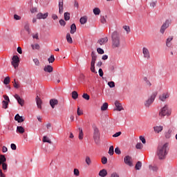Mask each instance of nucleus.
I'll return each instance as SVG.
<instances>
[{
    "label": "nucleus",
    "mask_w": 177,
    "mask_h": 177,
    "mask_svg": "<svg viewBox=\"0 0 177 177\" xmlns=\"http://www.w3.org/2000/svg\"><path fill=\"white\" fill-rule=\"evenodd\" d=\"M6 162V158L4 156V155L0 156V165H2V169L4 171V172H6L8 171V164Z\"/></svg>",
    "instance_id": "6"
},
{
    "label": "nucleus",
    "mask_w": 177,
    "mask_h": 177,
    "mask_svg": "<svg viewBox=\"0 0 177 177\" xmlns=\"http://www.w3.org/2000/svg\"><path fill=\"white\" fill-rule=\"evenodd\" d=\"M123 28L125 31H127V34H129V32H131V28H129V26H124Z\"/></svg>",
    "instance_id": "46"
},
{
    "label": "nucleus",
    "mask_w": 177,
    "mask_h": 177,
    "mask_svg": "<svg viewBox=\"0 0 177 177\" xmlns=\"http://www.w3.org/2000/svg\"><path fill=\"white\" fill-rule=\"evenodd\" d=\"M132 158L129 156H126L124 158V162L127 165H129V167H133V163H132Z\"/></svg>",
    "instance_id": "10"
},
{
    "label": "nucleus",
    "mask_w": 177,
    "mask_h": 177,
    "mask_svg": "<svg viewBox=\"0 0 177 177\" xmlns=\"http://www.w3.org/2000/svg\"><path fill=\"white\" fill-rule=\"evenodd\" d=\"M98 73H99L100 77H103V75H104L103 69L100 68L98 71Z\"/></svg>",
    "instance_id": "62"
},
{
    "label": "nucleus",
    "mask_w": 177,
    "mask_h": 177,
    "mask_svg": "<svg viewBox=\"0 0 177 177\" xmlns=\"http://www.w3.org/2000/svg\"><path fill=\"white\" fill-rule=\"evenodd\" d=\"M107 109H109V104L107 102H105L101 106V110H102V111H106V110H107Z\"/></svg>",
    "instance_id": "30"
},
{
    "label": "nucleus",
    "mask_w": 177,
    "mask_h": 177,
    "mask_svg": "<svg viewBox=\"0 0 177 177\" xmlns=\"http://www.w3.org/2000/svg\"><path fill=\"white\" fill-rule=\"evenodd\" d=\"M43 142L44 143H49L50 145H52V140H49V138L46 136L43 137Z\"/></svg>",
    "instance_id": "29"
},
{
    "label": "nucleus",
    "mask_w": 177,
    "mask_h": 177,
    "mask_svg": "<svg viewBox=\"0 0 177 177\" xmlns=\"http://www.w3.org/2000/svg\"><path fill=\"white\" fill-rule=\"evenodd\" d=\"M93 13L95 16L100 15V9L99 8H95L93 9Z\"/></svg>",
    "instance_id": "37"
},
{
    "label": "nucleus",
    "mask_w": 177,
    "mask_h": 177,
    "mask_svg": "<svg viewBox=\"0 0 177 177\" xmlns=\"http://www.w3.org/2000/svg\"><path fill=\"white\" fill-rule=\"evenodd\" d=\"M48 63H53L55 62V55H51L50 57L48 59Z\"/></svg>",
    "instance_id": "42"
},
{
    "label": "nucleus",
    "mask_w": 177,
    "mask_h": 177,
    "mask_svg": "<svg viewBox=\"0 0 177 177\" xmlns=\"http://www.w3.org/2000/svg\"><path fill=\"white\" fill-rule=\"evenodd\" d=\"M15 120L17 121V122H24V118H23V116H20V115H19V113H17L15 116Z\"/></svg>",
    "instance_id": "21"
},
{
    "label": "nucleus",
    "mask_w": 177,
    "mask_h": 177,
    "mask_svg": "<svg viewBox=\"0 0 177 177\" xmlns=\"http://www.w3.org/2000/svg\"><path fill=\"white\" fill-rule=\"evenodd\" d=\"M171 130H168V131L165 133V138H167V139H169V138H171Z\"/></svg>",
    "instance_id": "52"
},
{
    "label": "nucleus",
    "mask_w": 177,
    "mask_h": 177,
    "mask_svg": "<svg viewBox=\"0 0 177 177\" xmlns=\"http://www.w3.org/2000/svg\"><path fill=\"white\" fill-rule=\"evenodd\" d=\"M48 12H46L44 14H43L42 12H39L37 15V19H38L39 20H41V19H44L45 20V19H47L48 18Z\"/></svg>",
    "instance_id": "12"
},
{
    "label": "nucleus",
    "mask_w": 177,
    "mask_h": 177,
    "mask_svg": "<svg viewBox=\"0 0 177 177\" xmlns=\"http://www.w3.org/2000/svg\"><path fill=\"white\" fill-rule=\"evenodd\" d=\"M44 71H45V73H53V67L50 65L45 66L44 68Z\"/></svg>",
    "instance_id": "20"
},
{
    "label": "nucleus",
    "mask_w": 177,
    "mask_h": 177,
    "mask_svg": "<svg viewBox=\"0 0 177 177\" xmlns=\"http://www.w3.org/2000/svg\"><path fill=\"white\" fill-rule=\"evenodd\" d=\"M79 139L80 140H82V139H84V131H82V127H79Z\"/></svg>",
    "instance_id": "25"
},
{
    "label": "nucleus",
    "mask_w": 177,
    "mask_h": 177,
    "mask_svg": "<svg viewBox=\"0 0 177 177\" xmlns=\"http://www.w3.org/2000/svg\"><path fill=\"white\" fill-rule=\"evenodd\" d=\"M142 55L144 59H146L147 60H150V50H149V48H147V47H143Z\"/></svg>",
    "instance_id": "9"
},
{
    "label": "nucleus",
    "mask_w": 177,
    "mask_h": 177,
    "mask_svg": "<svg viewBox=\"0 0 177 177\" xmlns=\"http://www.w3.org/2000/svg\"><path fill=\"white\" fill-rule=\"evenodd\" d=\"M64 3L63 0H59V15H63V10H64V7H63Z\"/></svg>",
    "instance_id": "17"
},
{
    "label": "nucleus",
    "mask_w": 177,
    "mask_h": 177,
    "mask_svg": "<svg viewBox=\"0 0 177 177\" xmlns=\"http://www.w3.org/2000/svg\"><path fill=\"white\" fill-rule=\"evenodd\" d=\"M64 20L66 21H68L70 20V13L69 12H64Z\"/></svg>",
    "instance_id": "38"
},
{
    "label": "nucleus",
    "mask_w": 177,
    "mask_h": 177,
    "mask_svg": "<svg viewBox=\"0 0 177 177\" xmlns=\"http://www.w3.org/2000/svg\"><path fill=\"white\" fill-rule=\"evenodd\" d=\"M99 176L101 177H105L107 176V170L106 169H103L100 171Z\"/></svg>",
    "instance_id": "24"
},
{
    "label": "nucleus",
    "mask_w": 177,
    "mask_h": 177,
    "mask_svg": "<svg viewBox=\"0 0 177 177\" xmlns=\"http://www.w3.org/2000/svg\"><path fill=\"white\" fill-rule=\"evenodd\" d=\"M140 140H141V142H142V143H143V145H145L146 143V139L145 138V137L143 136H140Z\"/></svg>",
    "instance_id": "55"
},
{
    "label": "nucleus",
    "mask_w": 177,
    "mask_h": 177,
    "mask_svg": "<svg viewBox=\"0 0 177 177\" xmlns=\"http://www.w3.org/2000/svg\"><path fill=\"white\" fill-rule=\"evenodd\" d=\"M174 39V36H169L167 40H166V46H167V48H171V46H172V43L171 41Z\"/></svg>",
    "instance_id": "15"
},
{
    "label": "nucleus",
    "mask_w": 177,
    "mask_h": 177,
    "mask_svg": "<svg viewBox=\"0 0 177 177\" xmlns=\"http://www.w3.org/2000/svg\"><path fill=\"white\" fill-rule=\"evenodd\" d=\"M73 174L75 176H80V170L78 169H74Z\"/></svg>",
    "instance_id": "49"
},
{
    "label": "nucleus",
    "mask_w": 177,
    "mask_h": 177,
    "mask_svg": "<svg viewBox=\"0 0 177 177\" xmlns=\"http://www.w3.org/2000/svg\"><path fill=\"white\" fill-rule=\"evenodd\" d=\"M72 98L74 99V100L78 99V93L75 91L72 92Z\"/></svg>",
    "instance_id": "34"
},
{
    "label": "nucleus",
    "mask_w": 177,
    "mask_h": 177,
    "mask_svg": "<svg viewBox=\"0 0 177 177\" xmlns=\"http://www.w3.org/2000/svg\"><path fill=\"white\" fill-rule=\"evenodd\" d=\"M57 104H59V101L57 99L50 100V106H51L52 109H55V106H57Z\"/></svg>",
    "instance_id": "13"
},
{
    "label": "nucleus",
    "mask_w": 177,
    "mask_h": 177,
    "mask_svg": "<svg viewBox=\"0 0 177 177\" xmlns=\"http://www.w3.org/2000/svg\"><path fill=\"white\" fill-rule=\"evenodd\" d=\"M66 40L68 44H73V38H71L70 33L66 34Z\"/></svg>",
    "instance_id": "31"
},
{
    "label": "nucleus",
    "mask_w": 177,
    "mask_h": 177,
    "mask_svg": "<svg viewBox=\"0 0 177 177\" xmlns=\"http://www.w3.org/2000/svg\"><path fill=\"white\" fill-rule=\"evenodd\" d=\"M108 153L109 156H113V154H114V147L113 145L109 147Z\"/></svg>",
    "instance_id": "36"
},
{
    "label": "nucleus",
    "mask_w": 177,
    "mask_h": 177,
    "mask_svg": "<svg viewBox=\"0 0 177 177\" xmlns=\"http://www.w3.org/2000/svg\"><path fill=\"white\" fill-rule=\"evenodd\" d=\"M95 62H91V68L90 70L91 73H94L95 74H97V72L95 70Z\"/></svg>",
    "instance_id": "28"
},
{
    "label": "nucleus",
    "mask_w": 177,
    "mask_h": 177,
    "mask_svg": "<svg viewBox=\"0 0 177 177\" xmlns=\"http://www.w3.org/2000/svg\"><path fill=\"white\" fill-rule=\"evenodd\" d=\"M121 133V131L117 132L113 135V138H118V136H120Z\"/></svg>",
    "instance_id": "59"
},
{
    "label": "nucleus",
    "mask_w": 177,
    "mask_h": 177,
    "mask_svg": "<svg viewBox=\"0 0 177 177\" xmlns=\"http://www.w3.org/2000/svg\"><path fill=\"white\" fill-rule=\"evenodd\" d=\"M30 12L31 13H37V12H38V8H32V9H30Z\"/></svg>",
    "instance_id": "61"
},
{
    "label": "nucleus",
    "mask_w": 177,
    "mask_h": 177,
    "mask_svg": "<svg viewBox=\"0 0 177 177\" xmlns=\"http://www.w3.org/2000/svg\"><path fill=\"white\" fill-rule=\"evenodd\" d=\"M109 42V38L104 37L98 39L97 44H99L100 46L104 45V44H107Z\"/></svg>",
    "instance_id": "14"
},
{
    "label": "nucleus",
    "mask_w": 177,
    "mask_h": 177,
    "mask_svg": "<svg viewBox=\"0 0 177 177\" xmlns=\"http://www.w3.org/2000/svg\"><path fill=\"white\" fill-rule=\"evenodd\" d=\"M10 147L12 149V150H16V149H17V147L16 146V144H11Z\"/></svg>",
    "instance_id": "63"
},
{
    "label": "nucleus",
    "mask_w": 177,
    "mask_h": 177,
    "mask_svg": "<svg viewBox=\"0 0 177 177\" xmlns=\"http://www.w3.org/2000/svg\"><path fill=\"white\" fill-rule=\"evenodd\" d=\"M59 23L62 27H64V26H66V21H64V19H60L59 21Z\"/></svg>",
    "instance_id": "53"
},
{
    "label": "nucleus",
    "mask_w": 177,
    "mask_h": 177,
    "mask_svg": "<svg viewBox=\"0 0 177 177\" xmlns=\"http://www.w3.org/2000/svg\"><path fill=\"white\" fill-rule=\"evenodd\" d=\"M31 46L33 50L37 49V50H39V48H40L39 44H32Z\"/></svg>",
    "instance_id": "43"
},
{
    "label": "nucleus",
    "mask_w": 177,
    "mask_h": 177,
    "mask_svg": "<svg viewBox=\"0 0 177 177\" xmlns=\"http://www.w3.org/2000/svg\"><path fill=\"white\" fill-rule=\"evenodd\" d=\"M108 85L109 88H114L115 86V83H114V82H109Z\"/></svg>",
    "instance_id": "51"
},
{
    "label": "nucleus",
    "mask_w": 177,
    "mask_h": 177,
    "mask_svg": "<svg viewBox=\"0 0 177 177\" xmlns=\"http://www.w3.org/2000/svg\"><path fill=\"white\" fill-rule=\"evenodd\" d=\"M17 132L18 133H24L25 132L24 127L21 126L17 127Z\"/></svg>",
    "instance_id": "27"
},
{
    "label": "nucleus",
    "mask_w": 177,
    "mask_h": 177,
    "mask_svg": "<svg viewBox=\"0 0 177 177\" xmlns=\"http://www.w3.org/2000/svg\"><path fill=\"white\" fill-rule=\"evenodd\" d=\"M77 32V26H75V24H73L71 26V34H75V32Z\"/></svg>",
    "instance_id": "23"
},
{
    "label": "nucleus",
    "mask_w": 177,
    "mask_h": 177,
    "mask_svg": "<svg viewBox=\"0 0 177 177\" xmlns=\"http://www.w3.org/2000/svg\"><path fill=\"white\" fill-rule=\"evenodd\" d=\"M168 97H169V94L168 93H164L162 95L159 96V99L162 102H165V100L168 99Z\"/></svg>",
    "instance_id": "16"
},
{
    "label": "nucleus",
    "mask_w": 177,
    "mask_h": 177,
    "mask_svg": "<svg viewBox=\"0 0 177 177\" xmlns=\"http://www.w3.org/2000/svg\"><path fill=\"white\" fill-rule=\"evenodd\" d=\"M14 19L15 20H21V17L19 16L18 15H14Z\"/></svg>",
    "instance_id": "60"
},
{
    "label": "nucleus",
    "mask_w": 177,
    "mask_h": 177,
    "mask_svg": "<svg viewBox=\"0 0 177 177\" xmlns=\"http://www.w3.org/2000/svg\"><path fill=\"white\" fill-rule=\"evenodd\" d=\"M154 131L156 133H160V132H161V131H162L163 127L162 126H156L153 127Z\"/></svg>",
    "instance_id": "26"
},
{
    "label": "nucleus",
    "mask_w": 177,
    "mask_h": 177,
    "mask_svg": "<svg viewBox=\"0 0 177 177\" xmlns=\"http://www.w3.org/2000/svg\"><path fill=\"white\" fill-rule=\"evenodd\" d=\"M2 106H3V109H8V106H9V102H6L5 100H3L2 102Z\"/></svg>",
    "instance_id": "40"
},
{
    "label": "nucleus",
    "mask_w": 177,
    "mask_h": 177,
    "mask_svg": "<svg viewBox=\"0 0 177 177\" xmlns=\"http://www.w3.org/2000/svg\"><path fill=\"white\" fill-rule=\"evenodd\" d=\"M97 53H99V55L104 54V50H103V48H97Z\"/></svg>",
    "instance_id": "48"
},
{
    "label": "nucleus",
    "mask_w": 177,
    "mask_h": 177,
    "mask_svg": "<svg viewBox=\"0 0 177 177\" xmlns=\"http://www.w3.org/2000/svg\"><path fill=\"white\" fill-rule=\"evenodd\" d=\"M82 98L85 99L86 100H89V99H91V97L89 96V95H88V93H84L82 95Z\"/></svg>",
    "instance_id": "45"
},
{
    "label": "nucleus",
    "mask_w": 177,
    "mask_h": 177,
    "mask_svg": "<svg viewBox=\"0 0 177 177\" xmlns=\"http://www.w3.org/2000/svg\"><path fill=\"white\" fill-rule=\"evenodd\" d=\"M115 154H118V155L121 154V150L120 149V148L116 147L115 149Z\"/></svg>",
    "instance_id": "57"
},
{
    "label": "nucleus",
    "mask_w": 177,
    "mask_h": 177,
    "mask_svg": "<svg viewBox=\"0 0 177 177\" xmlns=\"http://www.w3.org/2000/svg\"><path fill=\"white\" fill-rule=\"evenodd\" d=\"M143 147V145L140 142L137 143L136 145V149H138V150H140L141 149H142Z\"/></svg>",
    "instance_id": "47"
},
{
    "label": "nucleus",
    "mask_w": 177,
    "mask_h": 177,
    "mask_svg": "<svg viewBox=\"0 0 177 177\" xmlns=\"http://www.w3.org/2000/svg\"><path fill=\"white\" fill-rule=\"evenodd\" d=\"M149 169H151L152 171H157L158 167H157V166L149 165Z\"/></svg>",
    "instance_id": "54"
},
{
    "label": "nucleus",
    "mask_w": 177,
    "mask_h": 177,
    "mask_svg": "<svg viewBox=\"0 0 177 177\" xmlns=\"http://www.w3.org/2000/svg\"><path fill=\"white\" fill-rule=\"evenodd\" d=\"M160 117H165V115H171V110L168 109V106L165 105L163 106L160 112H159Z\"/></svg>",
    "instance_id": "5"
},
{
    "label": "nucleus",
    "mask_w": 177,
    "mask_h": 177,
    "mask_svg": "<svg viewBox=\"0 0 177 177\" xmlns=\"http://www.w3.org/2000/svg\"><path fill=\"white\" fill-rule=\"evenodd\" d=\"M85 162L86 165L88 166L91 165V164H92V160H91V158L89 156H86Z\"/></svg>",
    "instance_id": "32"
},
{
    "label": "nucleus",
    "mask_w": 177,
    "mask_h": 177,
    "mask_svg": "<svg viewBox=\"0 0 177 177\" xmlns=\"http://www.w3.org/2000/svg\"><path fill=\"white\" fill-rule=\"evenodd\" d=\"M168 145V142H166L163 145H159L158 147L157 156L159 160H164L167 157V154H168V151H167Z\"/></svg>",
    "instance_id": "2"
},
{
    "label": "nucleus",
    "mask_w": 177,
    "mask_h": 177,
    "mask_svg": "<svg viewBox=\"0 0 177 177\" xmlns=\"http://www.w3.org/2000/svg\"><path fill=\"white\" fill-rule=\"evenodd\" d=\"M102 164H104V165H106V164H107V158H106V157H102Z\"/></svg>",
    "instance_id": "56"
},
{
    "label": "nucleus",
    "mask_w": 177,
    "mask_h": 177,
    "mask_svg": "<svg viewBox=\"0 0 177 177\" xmlns=\"http://www.w3.org/2000/svg\"><path fill=\"white\" fill-rule=\"evenodd\" d=\"M14 88H15V89L20 88V84L16 82V80H14Z\"/></svg>",
    "instance_id": "50"
},
{
    "label": "nucleus",
    "mask_w": 177,
    "mask_h": 177,
    "mask_svg": "<svg viewBox=\"0 0 177 177\" xmlns=\"http://www.w3.org/2000/svg\"><path fill=\"white\" fill-rule=\"evenodd\" d=\"M140 168H142V162L138 161V162H137V163L136 165V169L139 171V169H140Z\"/></svg>",
    "instance_id": "39"
},
{
    "label": "nucleus",
    "mask_w": 177,
    "mask_h": 177,
    "mask_svg": "<svg viewBox=\"0 0 177 177\" xmlns=\"http://www.w3.org/2000/svg\"><path fill=\"white\" fill-rule=\"evenodd\" d=\"M144 81L146 82V84L148 85V86H151V82H150V81L149 80V79H147V77H144Z\"/></svg>",
    "instance_id": "44"
},
{
    "label": "nucleus",
    "mask_w": 177,
    "mask_h": 177,
    "mask_svg": "<svg viewBox=\"0 0 177 177\" xmlns=\"http://www.w3.org/2000/svg\"><path fill=\"white\" fill-rule=\"evenodd\" d=\"M33 62L35 64V66H39V60L37 58L33 59Z\"/></svg>",
    "instance_id": "58"
},
{
    "label": "nucleus",
    "mask_w": 177,
    "mask_h": 177,
    "mask_svg": "<svg viewBox=\"0 0 177 177\" xmlns=\"http://www.w3.org/2000/svg\"><path fill=\"white\" fill-rule=\"evenodd\" d=\"M12 60L11 62L12 66H13L15 68H17V67H19V63H20V58L17 55H14L12 57Z\"/></svg>",
    "instance_id": "8"
},
{
    "label": "nucleus",
    "mask_w": 177,
    "mask_h": 177,
    "mask_svg": "<svg viewBox=\"0 0 177 177\" xmlns=\"http://www.w3.org/2000/svg\"><path fill=\"white\" fill-rule=\"evenodd\" d=\"M156 96H157V93H153L149 98H148L145 102V106L147 108L150 107L151 104H153V102L154 100H156Z\"/></svg>",
    "instance_id": "4"
},
{
    "label": "nucleus",
    "mask_w": 177,
    "mask_h": 177,
    "mask_svg": "<svg viewBox=\"0 0 177 177\" xmlns=\"http://www.w3.org/2000/svg\"><path fill=\"white\" fill-rule=\"evenodd\" d=\"M101 23H102V24L106 23V18L104 17H101Z\"/></svg>",
    "instance_id": "64"
},
{
    "label": "nucleus",
    "mask_w": 177,
    "mask_h": 177,
    "mask_svg": "<svg viewBox=\"0 0 177 177\" xmlns=\"http://www.w3.org/2000/svg\"><path fill=\"white\" fill-rule=\"evenodd\" d=\"M14 97L17 101V103H19L21 106V107L24 106V100L21 99V97H20V95H19L18 94H15L14 95Z\"/></svg>",
    "instance_id": "11"
},
{
    "label": "nucleus",
    "mask_w": 177,
    "mask_h": 177,
    "mask_svg": "<svg viewBox=\"0 0 177 177\" xmlns=\"http://www.w3.org/2000/svg\"><path fill=\"white\" fill-rule=\"evenodd\" d=\"M9 82H10V77H6L4 79V80H3V84H4L5 85H8V84H9Z\"/></svg>",
    "instance_id": "41"
},
{
    "label": "nucleus",
    "mask_w": 177,
    "mask_h": 177,
    "mask_svg": "<svg viewBox=\"0 0 177 177\" xmlns=\"http://www.w3.org/2000/svg\"><path fill=\"white\" fill-rule=\"evenodd\" d=\"M169 24H171V20L167 19L165 23L161 26L160 29V34H164L165 32V30L169 27Z\"/></svg>",
    "instance_id": "7"
},
{
    "label": "nucleus",
    "mask_w": 177,
    "mask_h": 177,
    "mask_svg": "<svg viewBox=\"0 0 177 177\" xmlns=\"http://www.w3.org/2000/svg\"><path fill=\"white\" fill-rule=\"evenodd\" d=\"M81 24H85L86 21H88V19H86V17H82L80 19Z\"/></svg>",
    "instance_id": "33"
},
{
    "label": "nucleus",
    "mask_w": 177,
    "mask_h": 177,
    "mask_svg": "<svg viewBox=\"0 0 177 177\" xmlns=\"http://www.w3.org/2000/svg\"><path fill=\"white\" fill-rule=\"evenodd\" d=\"M91 63H96V59H97V56L96 55V53L95 51L91 52Z\"/></svg>",
    "instance_id": "22"
},
{
    "label": "nucleus",
    "mask_w": 177,
    "mask_h": 177,
    "mask_svg": "<svg viewBox=\"0 0 177 177\" xmlns=\"http://www.w3.org/2000/svg\"><path fill=\"white\" fill-rule=\"evenodd\" d=\"M92 128L93 130V137L95 141V143H99V140H100V130L97 128L96 124H93L92 125Z\"/></svg>",
    "instance_id": "3"
},
{
    "label": "nucleus",
    "mask_w": 177,
    "mask_h": 177,
    "mask_svg": "<svg viewBox=\"0 0 177 177\" xmlns=\"http://www.w3.org/2000/svg\"><path fill=\"white\" fill-rule=\"evenodd\" d=\"M36 103L38 109H42V100L38 95L36 97Z\"/></svg>",
    "instance_id": "19"
},
{
    "label": "nucleus",
    "mask_w": 177,
    "mask_h": 177,
    "mask_svg": "<svg viewBox=\"0 0 177 177\" xmlns=\"http://www.w3.org/2000/svg\"><path fill=\"white\" fill-rule=\"evenodd\" d=\"M112 48L115 49L121 46V36L117 31H114L111 35Z\"/></svg>",
    "instance_id": "1"
},
{
    "label": "nucleus",
    "mask_w": 177,
    "mask_h": 177,
    "mask_svg": "<svg viewBox=\"0 0 177 177\" xmlns=\"http://www.w3.org/2000/svg\"><path fill=\"white\" fill-rule=\"evenodd\" d=\"M115 106L116 110L118 111H121L124 110V108L122 107V105L118 101L115 102Z\"/></svg>",
    "instance_id": "18"
},
{
    "label": "nucleus",
    "mask_w": 177,
    "mask_h": 177,
    "mask_svg": "<svg viewBox=\"0 0 177 177\" xmlns=\"http://www.w3.org/2000/svg\"><path fill=\"white\" fill-rule=\"evenodd\" d=\"M24 29L27 31L28 34H31V30L30 29V24H26L24 26Z\"/></svg>",
    "instance_id": "35"
}]
</instances>
